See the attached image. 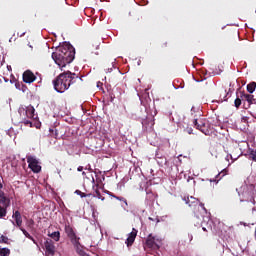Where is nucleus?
<instances>
[{
	"label": "nucleus",
	"mask_w": 256,
	"mask_h": 256,
	"mask_svg": "<svg viewBox=\"0 0 256 256\" xmlns=\"http://www.w3.org/2000/svg\"><path fill=\"white\" fill-rule=\"evenodd\" d=\"M77 81H82L77 74L72 73L71 71L63 72L53 80L54 89L57 93H65L67 89L74 83H77Z\"/></svg>",
	"instance_id": "nucleus-2"
},
{
	"label": "nucleus",
	"mask_w": 256,
	"mask_h": 256,
	"mask_svg": "<svg viewBox=\"0 0 256 256\" xmlns=\"http://www.w3.org/2000/svg\"><path fill=\"white\" fill-rule=\"evenodd\" d=\"M23 35H25V32H24V33H22L21 37H23Z\"/></svg>",
	"instance_id": "nucleus-44"
},
{
	"label": "nucleus",
	"mask_w": 256,
	"mask_h": 256,
	"mask_svg": "<svg viewBox=\"0 0 256 256\" xmlns=\"http://www.w3.org/2000/svg\"><path fill=\"white\" fill-rule=\"evenodd\" d=\"M44 249L46 256H54L55 255V242L51 239H47L44 242Z\"/></svg>",
	"instance_id": "nucleus-5"
},
{
	"label": "nucleus",
	"mask_w": 256,
	"mask_h": 256,
	"mask_svg": "<svg viewBox=\"0 0 256 256\" xmlns=\"http://www.w3.org/2000/svg\"><path fill=\"white\" fill-rule=\"evenodd\" d=\"M185 131H186V133H188V135H192L193 134V128H191V127H187L185 129Z\"/></svg>",
	"instance_id": "nucleus-32"
},
{
	"label": "nucleus",
	"mask_w": 256,
	"mask_h": 256,
	"mask_svg": "<svg viewBox=\"0 0 256 256\" xmlns=\"http://www.w3.org/2000/svg\"><path fill=\"white\" fill-rule=\"evenodd\" d=\"M52 59L60 69H63L75 60V48L71 43L65 42L52 53Z\"/></svg>",
	"instance_id": "nucleus-1"
},
{
	"label": "nucleus",
	"mask_w": 256,
	"mask_h": 256,
	"mask_svg": "<svg viewBox=\"0 0 256 256\" xmlns=\"http://www.w3.org/2000/svg\"><path fill=\"white\" fill-rule=\"evenodd\" d=\"M220 93H224L223 99H224V101H227V95H229V93H233V91H231V88H229L228 92H227V90H221Z\"/></svg>",
	"instance_id": "nucleus-27"
},
{
	"label": "nucleus",
	"mask_w": 256,
	"mask_h": 256,
	"mask_svg": "<svg viewBox=\"0 0 256 256\" xmlns=\"http://www.w3.org/2000/svg\"><path fill=\"white\" fill-rule=\"evenodd\" d=\"M237 98L234 101V105L236 107V109H239L241 107V103L243 101V99H241V94H239V91L236 92Z\"/></svg>",
	"instance_id": "nucleus-17"
},
{
	"label": "nucleus",
	"mask_w": 256,
	"mask_h": 256,
	"mask_svg": "<svg viewBox=\"0 0 256 256\" xmlns=\"http://www.w3.org/2000/svg\"><path fill=\"white\" fill-rule=\"evenodd\" d=\"M93 189L95 190L96 197L98 199H101V201H105V197L101 195V192H99V185L93 186Z\"/></svg>",
	"instance_id": "nucleus-20"
},
{
	"label": "nucleus",
	"mask_w": 256,
	"mask_h": 256,
	"mask_svg": "<svg viewBox=\"0 0 256 256\" xmlns=\"http://www.w3.org/2000/svg\"><path fill=\"white\" fill-rule=\"evenodd\" d=\"M136 238H137V229L133 228L132 232L129 234L128 238L126 239L127 247H131V245L135 243Z\"/></svg>",
	"instance_id": "nucleus-9"
},
{
	"label": "nucleus",
	"mask_w": 256,
	"mask_h": 256,
	"mask_svg": "<svg viewBox=\"0 0 256 256\" xmlns=\"http://www.w3.org/2000/svg\"><path fill=\"white\" fill-rule=\"evenodd\" d=\"M189 179H193V178L189 177ZM189 179H188V181H189Z\"/></svg>",
	"instance_id": "nucleus-50"
},
{
	"label": "nucleus",
	"mask_w": 256,
	"mask_h": 256,
	"mask_svg": "<svg viewBox=\"0 0 256 256\" xmlns=\"http://www.w3.org/2000/svg\"><path fill=\"white\" fill-rule=\"evenodd\" d=\"M198 118L201 119V111H198Z\"/></svg>",
	"instance_id": "nucleus-39"
},
{
	"label": "nucleus",
	"mask_w": 256,
	"mask_h": 256,
	"mask_svg": "<svg viewBox=\"0 0 256 256\" xmlns=\"http://www.w3.org/2000/svg\"><path fill=\"white\" fill-rule=\"evenodd\" d=\"M156 157H159V154H156Z\"/></svg>",
	"instance_id": "nucleus-48"
},
{
	"label": "nucleus",
	"mask_w": 256,
	"mask_h": 256,
	"mask_svg": "<svg viewBox=\"0 0 256 256\" xmlns=\"http://www.w3.org/2000/svg\"><path fill=\"white\" fill-rule=\"evenodd\" d=\"M20 231H22L23 235H25L27 239H30V241H33V236H31V234H29L27 230H25L23 227H20Z\"/></svg>",
	"instance_id": "nucleus-25"
},
{
	"label": "nucleus",
	"mask_w": 256,
	"mask_h": 256,
	"mask_svg": "<svg viewBox=\"0 0 256 256\" xmlns=\"http://www.w3.org/2000/svg\"><path fill=\"white\" fill-rule=\"evenodd\" d=\"M250 155L252 157V161H256V151L252 150Z\"/></svg>",
	"instance_id": "nucleus-33"
},
{
	"label": "nucleus",
	"mask_w": 256,
	"mask_h": 256,
	"mask_svg": "<svg viewBox=\"0 0 256 256\" xmlns=\"http://www.w3.org/2000/svg\"><path fill=\"white\" fill-rule=\"evenodd\" d=\"M4 80H5V82L7 83V81H8V80H7V79H5V78H4Z\"/></svg>",
	"instance_id": "nucleus-46"
},
{
	"label": "nucleus",
	"mask_w": 256,
	"mask_h": 256,
	"mask_svg": "<svg viewBox=\"0 0 256 256\" xmlns=\"http://www.w3.org/2000/svg\"><path fill=\"white\" fill-rule=\"evenodd\" d=\"M157 223H159V219H157Z\"/></svg>",
	"instance_id": "nucleus-51"
},
{
	"label": "nucleus",
	"mask_w": 256,
	"mask_h": 256,
	"mask_svg": "<svg viewBox=\"0 0 256 256\" xmlns=\"http://www.w3.org/2000/svg\"><path fill=\"white\" fill-rule=\"evenodd\" d=\"M82 175H85V172H82Z\"/></svg>",
	"instance_id": "nucleus-49"
},
{
	"label": "nucleus",
	"mask_w": 256,
	"mask_h": 256,
	"mask_svg": "<svg viewBox=\"0 0 256 256\" xmlns=\"http://www.w3.org/2000/svg\"><path fill=\"white\" fill-rule=\"evenodd\" d=\"M22 123H24V125H26V127H33V122H31V120H29V118L22 119Z\"/></svg>",
	"instance_id": "nucleus-28"
},
{
	"label": "nucleus",
	"mask_w": 256,
	"mask_h": 256,
	"mask_svg": "<svg viewBox=\"0 0 256 256\" xmlns=\"http://www.w3.org/2000/svg\"><path fill=\"white\" fill-rule=\"evenodd\" d=\"M65 233L66 235L71 238V237H75V231L73 230V227H71V225L69 223L65 224Z\"/></svg>",
	"instance_id": "nucleus-15"
},
{
	"label": "nucleus",
	"mask_w": 256,
	"mask_h": 256,
	"mask_svg": "<svg viewBox=\"0 0 256 256\" xmlns=\"http://www.w3.org/2000/svg\"><path fill=\"white\" fill-rule=\"evenodd\" d=\"M32 241H33V243H35V245H37V241H35V238H33Z\"/></svg>",
	"instance_id": "nucleus-40"
},
{
	"label": "nucleus",
	"mask_w": 256,
	"mask_h": 256,
	"mask_svg": "<svg viewBox=\"0 0 256 256\" xmlns=\"http://www.w3.org/2000/svg\"><path fill=\"white\" fill-rule=\"evenodd\" d=\"M3 184L0 182V203L5 202V199H7V197L5 196V192H3Z\"/></svg>",
	"instance_id": "nucleus-21"
},
{
	"label": "nucleus",
	"mask_w": 256,
	"mask_h": 256,
	"mask_svg": "<svg viewBox=\"0 0 256 256\" xmlns=\"http://www.w3.org/2000/svg\"><path fill=\"white\" fill-rule=\"evenodd\" d=\"M242 119H247V117L244 116V117H242Z\"/></svg>",
	"instance_id": "nucleus-45"
},
{
	"label": "nucleus",
	"mask_w": 256,
	"mask_h": 256,
	"mask_svg": "<svg viewBox=\"0 0 256 256\" xmlns=\"http://www.w3.org/2000/svg\"><path fill=\"white\" fill-rule=\"evenodd\" d=\"M239 95L242 99V101H247L249 105H256V99L255 96L252 94H247L245 91H239Z\"/></svg>",
	"instance_id": "nucleus-6"
},
{
	"label": "nucleus",
	"mask_w": 256,
	"mask_h": 256,
	"mask_svg": "<svg viewBox=\"0 0 256 256\" xmlns=\"http://www.w3.org/2000/svg\"><path fill=\"white\" fill-rule=\"evenodd\" d=\"M11 255V250L9 248H0V256Z\"/></svg>",
	"instance_id": "nucleus-23"
},
{
	"label": "nucleus",
	"mask_w": 256,
	"mask_h": 256,
	"mask_svg": "<svg viewBox=\"0 0 256 256\" xmlns=\"http://www.w3.org/2000/svg\"><path fill=\"white\" fill-rule=\"evenodd\" d=\"M75 193H76V195H79L81 198L91 197V194H86V193L82 192L81 190H76Z\"/></svg>",
	"instance_id": "nucleus-29"
},
{
	"label": "nucleus",
	"mask_w": 256,
	"mask_h": 256,
	"mask_svg": "<svg viewBox=\"0 0 256 256\" xmlns=\"http://www.w3.org/2000/svg\"><path fill=\"white\" fill-rule=\"evenodd\" d=\"M161 48H162V49L167 48V42L162 43Z\"/></svg>",
	"instance_id": "nucleus-35"
},
{
	"label": "nucleus",
	"mask_w": 256,
	"mask_h": 256,
	"mask_svg": "<svg viewBox=\"0 0 256 256\" xmlns=\"http://www.w3.org/2000/svg\"><path fill=\"white\" fill-rule=\"evenodd\" d=\"M246 89H247L248 93H250V94L255 93L256 82H250V83L246 86Z\"/></svg>",
	"instance_id": "nucleus-19"
},
{
	"label": "nucleus",
	"mask_w": 256,
	"mask_h": 256,
	"mask_svg": "<svg viewBox=\"0 0 256 256\" xmlns=\"http://www.w3.org/2000/svg\"><path fill=\"white\" fill-rule=\"evenodd\" d=\"M8 71H13V68L11 66H7Z\"/></svg>",
	"instance_id": "nucleus-38"
},
{
	"label": "nucleus",
	"mask_w": 256,
	"mask_h": 256,
	"mask_svg": "<svg viewBox=\"0 0 256 256\" xmlns=\"http://www.w3.org/2000/svg\"><path fill=\"white\" fill-rule=\"evenodd\" d=\"M202 209H204V211H205V205H203V204H202Z\"/></svg>",
	"instance_id": "nucleus-41"
},
{
	"label": "nucleus",
	"mask_w": 256,
	"mask_h": 256,
	"mask_svg": "<svg viewBox=\"0 0 256 256\" xmlns=\"http://www.w3.org/2000/svg\"><path fill=\"white\" fill-rule=\"evenodd\" d=\"M11 200L9 198H5L4 202H0V219L3 217H7V207H9Z\"/></svg>",
	"instance_id": "nucleus-7"
},
{
	"label": "nucleus",
	"mask_w": 256,
	"mask_h": 256,
	"mask_svg": "<svg viewBox=\"0 0 256 256\" xmlns=\"http://www.w3.org/2000/svg\"><path fill=\"white\" fill-rule=\"evenodd\" d=\"M26 117L28 119H33V120L37 119V115H35V108L33 106L28 107L26 109Z\"/></svg>",
	"instance_id": "nucleus-13"
},
{
	"label": "nucleus",
	"mask_w": 256,
	"mask_h": 256,
	"mask_svg": "<svg viewBox=\"0 0 256 256\" xmlns=\"http://www.w3.org/2000/svg\"><path fill=\"white\" fill-rule=\"evenodd\" d=\"M237 158H238V157H233V155L228 154V155L226 156V161H229V159H231V160H232V163H233L234 161H237Z\"/></svg>",
	"instance_id": "nucleus-31"
},
{
	"label": "nucleus",
	"mask_w": 256,
	"mask_h": 256,
	"mask_svg": "<svg viewBox=\"0 0 256 256\" xmlns=\"http://www.w3.org/2000/svg\"><path fill=\"white\" fill-rule=\"evenodd\" d=\"M3 81H1V79H0V83H2Z\"/></svg>",
	"instance_id": "nucleus-52"
},
{
	"label": "nucleus",
	"mask_w": 256,
	"mask_h": 256,
	"mask_svg": "<svg viewBox=\"0 0 256 256\" xmlns=\"http://www.w3.org/2000/svg\"><path fill=\"white\" fill-rule=\"evenodd\" d=\"M194 113H195V107H192L191 108V115H194Z\"/></svg>",
	"instance_id": "nucleus-36"
},
{
	"label": "nucleus",
	"mask_w": 256,
	"mask_h": 256,
	"mask_svg": "<svg viewBox=\"0 0 256 256\" xmlns=\"http://www.w3.org/2000/svg\"><path fill=\"white\" fill-rule=\"evenodd\" d=\"M77 171H79V172L83 171V166H79V167L77 168Z\"/></svg>",
	"instance_id": "nucleus-37"
},
{
	"label": "nucleus",
	"mask_w": 256,
	"mask_h": 256,
	"mask_svg": "<svg viewBox=\"0 0 256 256\" xmlns=\"http://www.w3.org/2000/svg\"><path fill=\"white\" fill-rule=\"evenodd\" d=\"M27 163H28L29 169H31L33 173H41V165H39V161L36 160L35 157L33 156L27 157Z\"/></svg>",
	"instance_id": "nucleus-3"
},
{
	"label": "nucleus",
	"mask_w": 256,
	"mask_h": 256,
	"mask_svg": "<svg viewBox=\"0 0 256 256\" xmlns=\"http://www.w3.org/2000/svg\"><path fill=\"white\" fill-rule=\"evenodd\" d=\"M22 81L28 85H31V83H35V81H37V76L35 73H33V71L26 70L22 74Z\"/></svg>",
	"instance_id": "nucleus-4"
},
{
	"label": "nucleus",
	"mask_w": 256,
	"mask_h": 256,
	"mask_svg": "<svg viewBox=\"0 0 256 256\" xmlns=\"http://www.w3.org/2000/svg\"><path fill=\"white\" fill-rule=\"evenodd\" d=\"M98 87H101V84H100V82L98 83Z\"/></svg>",
	"instance_id": "nucleus-42"
},
{
	"label": "nucleus",
	"mask_w": 256,
	"mask_h": 256,
	"mask_svg": "<svg viewBox=\"0 0 256 256\" xmlns=\"http://www.w3.org/2000/svg\"><path fill=\"white\" fill-rule=\"evenodd\" d=\"M70 239L73 245H75V247L77 248V253H79L81 251V249H79V247H81V243H79V237L74 234V237H70Z\"/></svg>",
	"instance_id": "nucleus-16"
},
{
	"label": "nucleus",
	"mask_w": 256,
	"mask_h": 256,
	"mask_svg": "<svg viewBox=\"0 0 256 256\" xmlns=\"http://www.w3.org/2000/svg\"><path fill=\"white\" fill-rule=\"evenodd\" d=\"M197 117V114H194V118Z\"/></svg>",
	"instance_id": "nucleus-47"
},
{
	"label": "nucleus",
	"mask_w": 256,
	"mask_h": 256,
	"mask_svg": "<svg viewBox=\"0 0 256 256\" xmlns=\"http://www.w3.org/2000/svg\"><path fill=\"white\" fill-rule=\"evenodd\" d=\"M110 197H113L114 199H117V201H122L123 203H125V205H127V199H125L124 197L116 196L113 193L110 194Z\"/></svg>",
	"instance_id": "nucleus-24"
},
{
	"label": "nucleus",
	"mask_w": 256,
	"mask_h": 256,
	"mask_svg": "<svg viewBox=\"0 0 256 256\" xmlns=\"http://www.w3.org/2000/svg\"><path fill=\"white\" fill-rule=\"evenodd\" d=\"M105 71L106 73H111V71H113V65L111 67H105Z\"/></svg>",
	"instance_id": "nucleus-34"
},
{
	"label": "nucleus",
	"mask_w": 256,
	"mask_h": 256,
	"mask_svg": "<svg viewBox=\"0 0 256 256\" xmlns=\"http://www.w3.org/2000/svg\"><path fill=\"white\" fill-rule=\"evenodd\" d=\"M0 243H4L5 245H9V237L5 235L0 236Z\"/></svg>",
	"instance_id": "nucleus-26"
},
{
	"label": "nucleus",
	"mask_w": 256,
	"mask_h": 256,
	"mask_svg": "<svg viewBox=\"0 0 256 256\" xmlns=\"http://www.w3.org/2000/svg\"><path fill=\"white\" fill-rule=\"evenodd\" d=\"M50 237L54 241H59V239H61V233L59 231L53 232L52 234H50Z\"/></svg>",
	"instance_id": "nucleus-22"
},
{
	"label": "nucleus",
	"mask_w": 256,
	"mask_h": 256,
	"mask_svg": "<svg viewBox=\"0 0 256 256\" xmlns=\"http://www.w3.org/2000/svg\"><path fill=\"white\" fill-rule=\"evenodd\" d=\"M98 87H101V84H100V82L98 83Z\"/></svg>",
	"instance_id": "nucleus-43"
},
{
	"label": "nucleus",
	"mask_w": 256,
	"mask_h": 256,
	"mask_svg": "<svg viewBox=\"0 0 256 256\" xmlns=\"http://www.w3.org/2000/svg\"><path fill=\"white\" fill-rule=\"evenodd\" d=\"M233 157H236V156H233Z\"/></svg>",
	"instance_id": "nucleus-53"
},
{
	"label": "nucleus",
	"mask_w": 256,
	"mask_h": 256,
	"mask_svg": "<svg viewBox=\"0 0 256 256\" xmlns=\"http://www.w3.org/2000/svg\"><path fill=\"white\" fill-rule=\"evenodd\" d=\"M12 217L15 220L17 227H19V229H21V225H23V218L21 217V212H19V210H16L13 213Z\"/></svg>",
	"instance_id": "nucleus-10"
},
{
	"label": "nucleus",
	"mask_w": 256,
	"mask_h": 256,
	"mask_svg": "<svg viewBox=\"0 0 256 256\" xmlns=\"http://www.w3.org/2000/svg\"><path fill=\"white\" fill-rule=\"evenodd\" d=\"M201 133H204V135H209V126L206 124L204 127L201 128Z\"/></svg>",
	"instance_id": "nucleus-30"
},
{
	"label": "nucleus",
	"mask_w": 256,
	"mask_h": 256,
	"mask_svg": "<svg viewBox=\"0 0 256 256\" xmlns=\"http://www.w3.org/2000/svg\"><path fill=\"white\" fill-rule=\"evenodd\" d=\"M229 173V170L227 168L223 169L220 173L217 174V176L214 179H210V183H219L221 181L222 177H225Z\"/></svg>",
	"instance_id": "nucleus-11"
},
{
	"label": "nucleus",
	"mask_w": 256,
	"mask_h": 256,
	"mask_svg": "<svg viewBox=\"0 0 256 256\" xmlns=\"http://www.w3.org/2000/svg\"><path fill=\"white\" fill-rule=\"evenodd\" d=\"M129 17H133V22L134 23H139V21L141 19H143V16L141 14H139V12H137L135 10L129 12Z\"/></svg>",
	"instance_id": "nucleus-12"
},
{
	"label": "nucleus",
	"mask_w": 256,
	"mask_h": 256,
	"mask_svg": "<svg viewBox=\"0 0 256 256\" xmlns=\"http://www.w3.org/2000/svg\"><path fill=\"white\" fill-rule=\"evenodd\" d=\"M193 124L196 127V129H198V131H200L202 127L207 125V123L205 121L199 122L197 119H194Z\"/></svg>",
	"instance_id": "nucleus-18"
},
{
	"label": "nucleus",
	"mask_w": 256,
	"mask_h": 256,
	"mask_svg": "<svg viewBox=\"0 0 256 256\" xmlns=\"http://www.w3.org/2000/svg\"><path fill=\"white\" fill-rule=\"evenodd\" d=\"M145 245L148 249H159V245L155 242V237L151 234L147 237Z\"/></svg>",
	"instance_id": "nucleus-8"
},
{
	"label": "nucleus",
	"mask_w": 256,
	"mask_h": 256,
	"mask_svg": "<svg viewBox=\"0 0 256 256\" xmlns=\"http://www.w3.org/2000/svg\"><path fill=\"white\" fill-rule=\"evenodd\" d=\"M186 204L189 207H197V205H199V200H197L195 197L191 196V197H187V199H185Z\"/></svg>",
	"instance_id": "nucleus-14"
}]
</instances>
